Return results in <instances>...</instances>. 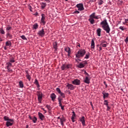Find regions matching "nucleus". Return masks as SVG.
<instances>
[{"label": "nucleus", "mask_w": 128, "mask_h": 128, "mask_svg": "<svg viewBox=\"0 0 128 128\" xmlns=\"http://www.w3.org/2000/svg\"><path fill=\"white\" fill-rule=\"evenodd\" d=\"M100 24L104 30L106 32V34H110V25L108 22V20L106 18H104L100 22Z\"/></svg>", "instance_id": "f257e3e1"}, {"label": "nucleus", "mask_w": 128, "mask_h": 128, "mask_svg": "<svg viewBox=\"0 0 128 128\" xmlns=\"http://www.w3.org/2000/svg\"><path fill=\"white\" fill-rule=\"evenodd\" d=\"M86 54V50L84 49L79 50L77 53L76 54V58L75 59L76 62H82L80 60L81 58H82Z\"/></svg>", "instance_id": "f03ea898"}, {"label": "nucleus", "mask_w": 128, "mask_h": 128, "mask_svg": "<svg viewBox=\"0 0 128 128\" xmlns=\"http://www.w3.org/2000/svg\"><path fill=\"white\" fill-rule=\"evenodd\" d=\"M4 120H5V122H6V126L8 128V126H12L14 124V120L10 118L8 116H4Z\"/></svg>", "instance_id": "7ed1b4c3"}, {"label": "nucleus", "mask_w": 128, "mask_h": 128, "mask_svg": "<svg viewBox=\"0 0 128 128\" xmlns=\"http://www.w3.org/2000/svg\"><path fill=\"white\" fill-rule=\"evenodd\" d=\"M96 18V12H93L90 16V18L88 20V22H90L91 24H94L96 20L94 19Z\"/></svg>", "instance_id": "20e7f679"}, {"label": "nucleus", "mask_w": 128, "mask_h": 128, "mask_svg": "<svg viewBox=\"0 0 128 128\" xmlns=\"http://www.w3.org/2000/svg\"><path fill=\"white\" fill-rule=\"evenodd\" d=\"M12 64L10 62H7L6 64V68H5L7 70V72H12Z\"/></svg>", "instance_id": "39448f33"}, {"label": "nucleus", "mask_w": 128, "mask_h": 128, "mask_svg": "<svg viewBox=\"0 0 128 128\" xmlns=\"http://www.w3.org/2000/svg\"><path fill=\"white\" fill-rule=\"evenodd\" d=\"M72 68V64H63L61 66L62 70H68V68Z\"/></svg>", "instance_id": "423d86ee"}, {"label": "nucleus", "mask_w": 128, "mask_h": 128, "mask_svg": "<svg viewBox=\"0 0 128 128\" xmlns=\"http://www.w3.org/2000/svg\"><path fill=\"white\" fill-rule=\"evenodd\" d=\"M38 94V100L40 102V104H42V93L40 92H37Z\"/></svg>", "instance_id": "0eeeda50"}, {"label": "nucleus", "mask_w": 128, "mask_h": 128, "mask_svg": "<svg viewBox=\"0 0 128 128\" xmlns=\"http://www.w3.org/2000/svg\"><path fill=\"white\" fill-rule=\"evenodd\" d=\"M76 6L78 8V10H80L82 12V10H84V4L82 3L78 4L76 5Z\"/></svg>", "instance_id": "6e6552de"}, {"label": "nucleus", "mask_w": 128, "mask_h": 128, "mask_svg": "<svg viewBox=\"0 0 128 128\" xmlns=\"http://www.w3.org/2000/svg\"><path fill=\"white\" fill-rule=\"evenodd\" d=\"M41 20H40V22H41V24H44H44H46V15H44V14H41Z\"/></svg>", "instance_id": "1a4fd4ad"}, {"label": "nucleus", "mask_w": 128, "mask_h": 128, "mask_svg": "<svg viewBox=\"0 0 128 128\" xmlns=\"http://www.w3.org/2000/svg\"><path fill=\"white\" fill-rule=\"evenodd\" d=\"M80 121L82 122L83 126H86V118L84 116H82L79 118Z\"/></svg>", "instance_id": "9d476101"}, {"label": "nucleus", "mask_w": 128, "mask_h": 128, "mask_svg": "<svg viewBox=\"0 0 128 128\" xmlns=\"http://www.w3.org/2000/svg\"><path fill=\"white\" fill-rule=\"evenodd\" d=\"M72 84L75 86H80V80L78 79H75L72 81Z\"/></svg>", "instance_id": "9b49d317"}, {"label": "nucleus", "mask_w": 128, "mask_h": 128, "mask_svg": "<svg viewBox=\"0 0 128 128\" xmlns=\"http://www.w3.org/2000/svg\"><path fill=\"white\" fill-rule=\"evenodd\" d=\"M66 118H64V116L62 115L61 118H60V124L62 126H64V122H66Z\"/></svg>", "instance_id": "f8f14e48"}, {"label": "nucleus", "mask_w": 128, "mask_h": 128, "mask_svg": "<svg viewBox=\"0 0 128 128\" xmlns=\"http://www.w3.org/2000/svg\"><path fill=\"white\" fill-rule=\"evenodd\" d=\"M44 34L45 32L44 29H42L41 30H40L38 32V34L40 36H44Z\"/></svg>", "instance_id": "ddd939ff"}, {"label": "nucleus", "mask_w": 128, "mask_h": 128, "mask_svg": "<svg viewBox=\"0 0 128 128\" xmlns=\"http://www.w3.org/2000/svg\"><path fill=\"white\" fill-rule=\"evenodd\" d=\"M64 50H65V52H68V56H70V54H72V51L70 50V47H66L64 48Z\"/></svg>", "instance_id": "4468645a"}, {"label": "nucleus", "mask_w": 128, "mask_h": 128, "mask_svg": "<svg viewBox=\"0 0 128 128\" xmlns=\"http://www.w3.org/2000/svg\"><path fill=\"white\" fill-rule=\"evenodd\" d=\"M38 116H39V118H40V120H44L45 117L44 116V114H42L38 112Z\"/></svg>", "instance_id": "2eb2a0df"}, {"label": "nucleus", "mask_w": 128, "mask_h": 128, "mask_svg": "<svg viewBox=\"0 0 128 128\" xmlns=\"http://www.w3.org/2000/svg\"><path fill=\"white\" fill-rule=\"evenodd\" d=\"M84 82L85 84H88L90 82V78H88V77L86 76L85 78V79L84 80Z\"/></svg>", "instance_id": "dca6fc26"}, {"label": "nucleus", "mask_w": 128, "mask_h": 128, "mask_svg": "<svg viewBox=\"0 0 128 128\" xmlns=\"http://www.w3.org/2000/svg\"><path fill=\"white\" fill-rule=\"evenodd\" d=\"M50 98H51L52 100V102H54L56 98V94H54V93H52L50 94Z\"/></svg>", "instance_id": "f3484780"}, {"label": "nucleus", "mask_w": 128, "mask_h": 128, "mask_svg": "<svg viewBox=\"0 0 128 128\" xmlns=\"http://www.w3.org/2000/svg\"><path fill=\"white\" fill-rule=\"evenodd\" d=\"M34 84H36L38 90H40V84L38 83V81L37 79H35L34 82Z\"/></svg>", "instance_id": "a211bd4d"}, {"label": "nucleus", "mask_w": 128, "mask_h": 128, "mask_svg": "<svg viewBox=\"0 0 128 128\" xmlns=\"http://www.w3.org/2000/svg\"><path fill=\"white\" fill-rule=\"evenodd\" d=\"M66 86L69 90H74V86L72 84H68L66 85Z\"/></svg>", "instance_id": "6ab92c4d"}, {"label": "nucleus", "mask_w": 128, "mask_h": 128, "mask_svg": "<svg viewBox=\"0 0 128 128\" xmlns=\"http://www.w3.org/2000/svg\"><path fill=\"white\" fill-rule=\"evenodd\" d=\"M94 39L92 40L91 41V48L92 50H94Z\"/></svg>", "instance_id": "aec40b11"}, {"label": "nucleus", "mask_w": 128, "mask_h": 128, "mask_svg": "<svg viewBox=\"0 0 128 128\" xmlns=\"http://www.w3.org/2000/svg\"><path fill=\"white\" fill-rule=\"evenodd\" d=\"M72 113L73 114H72V116L71 120H72V122H76V120H74V118H76V113L74 112V111H73L72 112Z\"/></svg>", "instance_id": "412c9836"}, {"label": "nucleus", "mask_w": 128, "mask_h": 128, "mask_svg": "<svg viewBox=\"0 0 128 128\" xmlns=\"http://www.w3.org/2000/svg\"><path fill=\"white\" fill-rule=\"evenodd\" d=\"M0 34H4L6 32L2 28H0ZM0 42H2V39L0 37Z\"/></svg>", "instance_id": "4be33fe9"}, {"label": "nucleus", "mask_w": 128, "mask_h": 128, "mask_svg": "<svg viewBox=\"0 0 128 128\" xmlns=\"http://www.w3.org/2000/svg\"><path fill=\"white\" fill-rule=\"evenodd\" d=\"M102 94H103V98L104 99L106 98H108V93H106L104 91L102 92Z\"/></svg>", "instance_id": "5701e85b"}, {"label": "nucleus", "mask_w": 128, "mask_h": 128, "mask_svg": "<svg viewBox=\"0 0 128 128\" xmlns=\"http://www.w3.org/2000/svg\"><path fill=\"white\" fill-rule=\"evenodd\" d=\"M102 32V29L100 28H98L96 30V34L98 36H100V33Z\"/></svg>", "instance_id": "b1692460"}, {"label": "nucleus", "mask_w": 128, "mask_h": 128, "mask_svg": "<svg viewBox=\"0 0 128 128\" xmlns=\"http://www.w3.org/2000/svg\"><path fill=\"white\" fill-rule=\"evenodd\" d=\"M6 46H8V48H10V46H12V42H10V40L7 41L6 42Z\"/></svg>", "instance_id": "393cba45"}, {"label": "nucleus", "mask_w": 128, "mask_h": 128, "mask_svg": "<svg viewBox=\"0 0 128 128\" xmlns=\"http://www.w3.org/2000/svg\"><path fill=\"white\" fill-rule=\"evenodd\" d=\"M53 47L56 50H58V42H55L53 43Z\"/></svg>", "instance_id": "a878e982"}, {"label": "nucleus", "mask_w": 128, "mask_h": 128, "mask_svg": "<svg viewBox=\"0 0 128 128\" xmlns=\"http://www.w3.org/2000/svg\"><path fill=\"white\" fill-rule=\"evenodd\" d=\"M46 3L44 2L41 3L42 10H44V8H46Z\"/></svg>", "instance_id": "bb28decb"}, {"label": "nucleus", "mask_w": 128, "mask_h": 128, "mask_svg": "<svg viewBox=\"0 0 128 128\" xmlns=\"http://www.w3.org/2000/svg\"><path fill=\"white\" fill-rule=\"evenodd\" d=\"M78 67L79 68H84V64L82 63H80Z\"/></svg>", "instance_id": "cd10ccee"}, {"label": "nucleus", "mask_w": 128, "mask_h": 128, "mask_svg": "<svg viewBox=\"0 0 128 128\" xmlns=\"http://www.w3.org/2000/svg\"><path fill=\"white\" fill-rule=\"evenodd\" d=\"M19 86L21 88H24V82H22V81L19 82Z\"/></svg>", "instance_id": "c85d7f7f"}, {"label": "nucleus", "mask_w": 128, "mask_h": 128, "mask_svg": "<svg viewBox=\"0 0 128 128\" xmlns=\"http://www.w3.org/2000/svg\"><path fill=\"white\" fill-rule=\"evenodd\" d=\"M38 28V24H35L33 25V28L34 30H37V28Z\"/></svg>", "instance_id": "c756f323"}, {"label": "nucleus", "mask_w": 128, "mask_h": 128, "mask_svg": "<svg viewBox=\"0 0 128 128\" xmlns=\"http://www.w3.org/2000/svg\"><path fill=\"white\" fill-rule=\"evenodd\" d=\"M26 77L27 80H28V81L30 82V80L32 79V77L30 76V74H28L26 75Z\"/></svg>", "instance_id": "7c9ffc66"}, {"label": "nucleus", "mask_w": 128, "mask_h": 128, "mask_svg": "<svg viewBox=\"0 0 128 128\" xmlns=\"http://www.w3.org/2000/svg\"><path fill=\"white\" fill-rule=\"evenodd\" d=\"M20 38H22V40H28V38H26V37L24 35H22L20 36Z\"/></svg>", "instance_id": "2f4dec72"}, {"label": "nucleus", "mask_w": 128, "mask_h": 128, "mask_svg": "<svg viewBox=\"0 0 128 128\" xmlns=\"http://www.w3.org/2000/svg\"><path fill=\"white\" fill-rule=\"evenodd\" d=\"M12 30V26H8L6 28V30L8 33L10 32H8V30Z\"/></svg>", "instance_id": "473e14b6"}, {"label": "nucleus", "mask_w": 128, "mask_h": 128, "mask_svg": "<svg viewBox=\"0 0 128 128\" xmlns=\"http://www.w3.org/2000/svg\"><path fill=\"white\" fill-rule=\"evenodd\" d=\"M32 120L34 124H36V120H38V118H36V117L34 116L32 118Z\"/></svg>", "instance_id": "72a5a7b5"}, {"label": "nucleus", "mask_w": 128, "mask_h": 128, "mask_svg": "<svg viewBox=\"0 0 128 128\" xmlns=\"http://www.w3.org/2000/svg\"><path fill=\"white\" fill-rule=\"evenodd\" d=\"M102 48H106L108 46V42L104 43V44H102L100 45Z\"/></svg>", "instance_id": "f704fd0d"}, {"label": "nucleus", "mask_w": 128, "mask_h": 128, "mask_svg": "<svg viewBox=\"0 0 128 128\" xmlns=\"http://www.w3.org/2000/svg\"><path fill=\"white\" fill-rule=\"evenodd\" d=\"M6 36L8 38H12V36L10 34V32H8L6 34Z\"/></svg>", "instance_id": "c9c22d12"}, {"label": "nucleus", "mask_w": 128, "mask_h": 128, "mask_svg": "<svg viewBox=\"0 0 128 128\" xmlns=\"http://www.w3.org/2000/svg\"><path fill=\"white\" fill-rule=\"evenodd\" d=\"M104 104L106 106H108V100H104Z\"/></svg>", "instance_id": "e433bc0d"}, {"label": "nucleus", "mask_w": 128, "mask_h": 128, "mask_svg": "<svg viewBox=\"0 0 128 128\" xmlns=\"http://www.w3.org/2000/svg\"><path fill=\"white\" fill-rule=\"evenodd\" d=\"M60 94V96H62V98H66V95L64 94V92H60V94Z\"/></svg>", "instance_id": "4c0bfd02"}, {"label": "nucleus", "mask_w": 128, "mask_h": 128, "mask_svg": "<svg viewBox=\"0 0 128 128\" xmlns=\"http://www.w3.org/2000/svg\"><path fill=\"white\" fill-rule=\"evenodd\" d=\"M104 4V2L102 0H100L98 2V6H102Z\"/></svg>", "instance_id": "58836bf2"}, {"label": "nucleus", "mask_w": 128, "mask_h": 128, "mask_svg": "<svg viewBox=\"0 0 128 128\" xmlns=\"http://www.w3.org/2000/svg\"><path fill=\"white\" fill-rule=\"evenodd\" d=\"M58 100L60 106H62V99L60 98H58Z\"/></svg>", "instance_id": "ea45409f"}, {"label": "nucleus", "mask_w": 128, "mask_h": 128, "mask_svg": "<svg viewBox=\"0 0 128 128\" xmlns=\"http://www.w3.org/2000/svg\"><path fill=\"white\" fill-rule=\"evenodd\" d=\"M106 42L104 40L100 41V46H102V44H106Z\"/></svg>", "instance_id": "a19ab883"}, {"label": "nucleus", "mask_w": 128, "mask_h": 128, "mask_svg": "<svg viewBox=\"0 0 128 128\" xmlns=\"http://www.w3.org/2000/svg\"><path fill=\"white\" fill-rule=\"evenodd\" d=\"M88 58H90V53H88L86 54L84 58H86V60H88Z\"/></svg>", "instance_id": "79ce46f5"}, {"label": "nucleus", "mask_w": 128, "mask_h": 128, "mask_svg": "<svg viewBox=\"0 0 128 128\" xmlns=\"http://www.w3.org/2000/svg\"><path fill=\"white\" fill-rule=\"evenodd\" d=\"M56 90L58 92V94H60L62 92V91H60V89L59 88H56Z\"/></svg>", "instance_id": "37998d69"}, {"label": "nucleus", "mask_w": 128, "mask_h": 128, "mask_svg": "<svg viewBox=\"0 0 128 128\" xmlns=\"http://www.w3.org/2000/svg\"><path fill=\"white\" fill-rule=\"evenodd\" d=\"M16 61L14 60V58H12L10 59V62H10V64H12V62H14Z\"/></svg>", "instance_id": "c03bdc74"}, {"label": "nucleus", "mask_w": 128, "mask_h": 128, "mask_svg": "<svg viewBox=\"0 0 128 128\" xmlns=\"http://www.w3.org/2000/svg\"><path fill=\"white\" fill-rule=\"evenodd\" d=\"M46 108L48 110H52V108H50V105H46Z\"/></svg>", "instance_id": "a18cd8bd"}, {"label": "nucleus", "mask_w": 128, "mask_h": 128, "mask_svg": "<svg viewBox=\"0 0 128 128\" xmlns=\"http://www.w3.org/2000/svg\"><path fill=\"white\" fill-rule=\"evenodd\" d=\"M98 18H100V16L98 15V16H95V20H98Z\"/></svg>", "instance_id": "49530a36"}, {"label": "nucleus", "mask_w": 128, "mask_h": 128, "mask_svg": "<svg viewBox=\"0 0 128 128\" xmlns=\"http://www.w3.org/2000/svg\"><path fill=\"white\" fill-rule=\"evenodd\" d=\"M84 74H85V76H87L88 77L90 76L88 73L86 72V70L84 71Z\"/></svg>", "instance_id": "de8ad7c7"}, {"label": "nucleus", "mask_w": 128, "mask_h": 128, "mask_svg": "<svg viewBox=\"0 0 128 128\" xmlns=\"http://www.w3.org/2000/svg\"><path fill=\"white\" fill-rule=\"evenodd\" d=\"M28 8L30 12H32V8L30 5L28 6Z\"/></svg>", "instance_id": "09e8293b"}, {"label": "nucleus", "mask_w": 128, "mask_h": 128, "mask_svg": "<svg viewBox=\"0 0 128 128\" xmlns=\"http://www.w3.org/2000/svg\"><path fill=\"white\" fill-rule=\"evenodd\" d=\"M59 106H60L61 110H64V106H62V104H61V106H60L59 104Z\"/></svg>", "instance_id": "8fccbe9b"}, {"label": "nucleus", "mask_w": 128, "mask_h": 128, "mask_svg": "<svg viewBox=\"0 0 128 128\" xmlns=\"http://www.w3.org/2000/svg\"><path fill=\"white\" fill-rule=\"evenodd\" d=\"M120 30H124V26H120L119 27Z\"/></svg>", "instance_id": "3c124183"}, {"label": "nucleus", "mask_w": 128, "mask_h": 128, "mask_svg": "<svg viewBox=\"0 0 128 128\" xmlns=\"http://www.w3.org/2000/svg\"><path fill=\"white\" fill-rule=\"evenodd\" d=\"M74 14H80V12L78 11V10H75V11L74 12Z\"/></svg>", "instance_id": "603ef678"}, {"label": "nucleus", "mask_w": 128, "mask_h": 128, "mask_svg": "<svg viewBox=\"0 0 128 128\" xmlns=\"http://www.w3.org/2000/svg\"><path fill=\"white\" fill-rule=\"evenodd\" d=\"M124 42H128V36L124 40Z\"/></svg>", "instance_id": "864d4df0"}, {"label": "nucleus", "mask_w": 128, "mask_h": 128, "mask_svg": "<svg viewBox=\"0 0 128 128\" xmlns=\"http://www.w3.org/2000/svg\"><path fill=\"white\" fill-rule=\"evenodd\" d=\"M76 46H79V48H80V43H78V42L76 43Z\"/></svg>", "instance_id": "5fc2aeb1"}, {"label": "nucleus", "mask_w": 128, "mask_h": 128, "mask_svg": "<svg viewBox=\"0 0 128 128\" xmlns=\"http://www.w3.org/2000/svg\"><path fill=\"white\" fill-rule=\"evenodd\" d=\"M25 72L26 74H28V70H26Z\"/></svg>", "instance_id": "6e6d98bb"}, {"label": "nucleus", "mask_w": 128, "mask_h": 128, "mask_svg": "<svg viewBox=\"0 0 128 128\" xmlns=\"http://www.w3.org/2000/svg\"><path fill=\"white\" fill-rule=\"evenodd\" d=\"M89 2L90 4H92V2H94V0H89Z\"/></svg>", "instance_id": "4d7b16f0"}, {"label": "nucleus", "mask_w": 128, "mask_h": 128, "mask_svg": "<svg viewBox=\"0 0 128 128\" xmlns=\"http://www.w3.org/2000/svg\"><path fill=\"white\" fill-rule=\"evenodd\" d=\"M124 20H125V22L128 23V18L127 19H124Z\"/></svg>", "instance_id": "13d9d810"}, {"label": "nucleus", "mask_w": 128, "mask_h": 128, "mask_svg": "<svg viewBox=\"0 0 128 128\" xmlns=\"http://www.w3.org/2000/svg\"><path fill=\"white\" fill-rule=\"evenodd\" d=\"M99 48H100V50H102V46H100V47H99Z\"/></svg>", "instance_id": "bf43d9fd"}, {"label": "nucleus", "mask_w": 128, "mask_h": 128, "mask_svg": "<svg viewBox=\"0 0 128 128\" xmlns=\"http://www.w3.org/2000/svg\"><path fill=\"white\" fill-rule=\"evenodd\" d=\"M4 50H8V48H6V46H4Z\"/></svg>", "instance_id": "052dcab7"}, {"label": "nucleus", "mask_w": 128, "mask_h": 128, "mask_svg": "<svg viewBox=\"0 0 128 128\" xmlns=\"http://www.w3.org/2000/svg\"><path fill=\"white\" fill-rule=\"evenodd\" d=\"M106 106H107L108 110H110V106H108V105Z\"/></svg>", "instance_id": "680f3d73"}, {"label": "nucleus", "mask_w": 128, "mask_h": 128, "mask_svg": "<svg viewBox=\"0 0 128 128\" xmlns=\"http://www.w3.org/2000/svg\"><path fill=\"white\" fill-rule=\"evenodd\" d=\"M45 2H50V0H44Z\"/></svg>", "instance_id": "e2e57ef3"}, {"label": "nucleus", "mask_w": 128, "mask_h": 128, "mask_svg": "<svg viewBox=\"0 0 128 128\" xmlns=\"http://www.w3.org/2000/svg\"><path fill=\"white\" fill-rule=\"evenodd\" d=\"M60 118H60V116H58L57 118V120H60Z\"/></svg>", "instance_id": "0e129e2a"}, {"label": "nucleus", "mask_w": 128, "mask_h": 128, "mask_svg": "<svg viewBox=\"0 0 128 128\" xmlns=\"http://www.w3.org/2000/svg\"><path fill=\"white\" fill-rule=\"evenodd\" d=\"M29 118H30V120H32V116H29Z\"/></svg>", "instance_id": "69168bd1"}, {"label": "nucleus", "mask_w": 128, "mask_h": 128, "mask_svg": "<svg viewBox=\"0 0 128 128\" xmlns=\"http://www.w3.org/2000/svg\"><path fill=\"white\" fill-rule=\"evenodd\" d=\"M42 110H44L45 112H46V110H44V108H42Z\"/></svg>", "instance_id": "338daca9"}, {"label": "nucleus", "mask_w": 128, "mask_h": 128, "mask_svg": "<svg viewBox=\"0 0 128 128\" xmlns=\"http://www.w3.org/2000/svg\"><path fill=\"white\" fill-rule=\"evenodd\" d=\"M38 12H36V14H35V15L38 16Z\"/></svg>", "instance_id": "774afa93"}]
</instances>
